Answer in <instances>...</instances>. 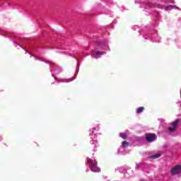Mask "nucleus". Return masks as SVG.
I'll return each instance as SVG.
<instances>
[{
    "label": "nucleus",
    "instance_id": "1a4fd4ad",
    "mask_svg": "<svg viewBox=\"0 0 181 181\" xmlns=\"http://www.w3.org/2000/svg\"><path fill=\"white\" fill-rule=\"evenodd\" d=\"M175 8V6H168L166 8H165V11H170V9Z\"/></svg>",
    "mask_w": 181,
    "mask_h": 181
},
{
    "label": "nucleus",
    "instance_id": "9b49d317",
    "mask_svg": "<svg viewBox=\"0 0 181 181\" xmlns=\"http://www.w3.org/2000/svg\"><path fill=\"white\" fill-rule=\"evenodd\" d=\"M94 131H95V129L94 128L90 129V136H93V134H94Z\"/></svg>",
    "mask_w": 181,
    "mask_h": 181
},
{
    "label": "nucleus",
    "instance_id": "423d86ee",
    "mask_svg": "<svg viewBox=\"0 0 181 181\" xmlns=\"http://www.w3.org/2000/svg\"><path fill=\"white\" fill-rule=\"evenodd\" d=\"M122 146L123 148H128V146H129V143L127 141H124L122 143Z\"/></svg>",
    "mask_w": 181,
    "mask_h": 181
},
{
    "label": "nucleus",
    "instance_id": "f03ea898",
    "mask_svg": "<svg viewBox=\"0 0 181 181\" xmlns=\"http://www.w3.org/2000/svg\"><path fill=\"white\" fill-rule=\"evenodd\" d=\"M103 54H105V52H99L98 49L92 50L91 56L94 59H98L100 56H103Z\"/></svg>",
    "mask_w": 181,
    "mask_h": 181
},
{
    "label": "nucleus",
    "instance_id": "f8f14e48",
    "mask_svg": "<svg viewBox=\"0 0 181 181\" xmlns=\"http://www.w3.org/2000/svg\"><path fill=\"white\" fill-rule=\"evenodd\" d=\"M95 146H98V144H97V141H95Z\"/></svg>",
    "mask_w": 181,
    "mask_h": 181
},
{
    "label": "nucleus",
    "instance_id": "4468645a",
    "mask_svg": "<svg viewBox=\"0 0 181 181\" xmlns=\"http://www.w3.org/2000/svg\"><path fill=\"white\" fill-rule=\"evenodd\" d=\"M93 138H95V135L94 136V137Z\"/></svg>",
    "mask_w": 181,
    "mask_h": 181
},
{
    "label": "nucleus",
    "instance_id": "20e7f679",
    "mask_svg": "<svg viewBox=\"0 0 181 181\" xmlns=\"http://www.w3.org/2000/svg\"><path fill=\"white\" fill-rule=\"evenodd\" d=\"M177 124H179V119H176L172 123L171 127H169L170 132H175L177 129Z\"/></svg>",
    "mask_w": 181,
    "mask_h": 181
},
{
    "label": "nucleus",
    "instance_id": "ddd939ff",
    "mask_svg": "<svg viewBox=\"0 0 181 181\" xmlns=\"http://www.w3.org/2000/svg\"><path fill=\"white\" fill-rule=\"evenodd\" d=\"M69 81H73V78H71V79H69Z\"/></svg>",
    "mask_w": 181,
    "mask_h": 181
},
{
    "label": "nucleus",
    "instance_id": "6e6552de",
    "mask_svg": "<svg viewBox=\"0 0 181 181\" xmlns=\"http://www.w3.org/2000/svg\"><path fill=\"white\" fill-rule=\"evenodd\" d=\"M120 137L122 138L123 139H127V134L124 133H120Z\"/></svg>",
    "mask_w": 181,
    "mask_h": 181
},
{
    "label": "nucleus",
    "instance_id": "9d476101",
    "mask_svg": "<svg viewBox=\"0 0 181 181\" xmlns=\"http://www.w3.org/2000/svg\"><path fill=\"white\" fill-rule=\"evenodd\" d=\"M160 154H156L153 156L151 158L152 159H158V158H160Z\"/></svg>",
    "mask_w": 181,
    "mask_h": 181
},
{
    "label": "nucleus",
    "instance_id": "0eeeda50",
    "mask_svg": "<svg viewBox=\"0 0 181 181\" xmlns=\"http://www.w3.org/2000/svg\"><path fill=\"white\" fill-rule=\"evenodd\" d=\"M144 110V107H140L136 110V114H141V112H143Z\"/></svg>",
    "mask_w": 181,
    "mask_h": 181
},
{
    "label": "nucleus",
    "instance_id": "39448f33",
    "mask_svg": "<svg viewBox=\"0 0 181 181\" xmlns=\"http://www.w3.org/2000/svg\"><path fill=\"white\" fill-rule=\"evenodd\" d=\"M146 139L147 142H153V141H156V136L155 134H146Z\"/></svg>",
    "mask_w": 181,
    "mask_h": 181
},
{
    "label": "nucleus",
    "instance_id": "f257e3e1",
    "mask_svg": "<svg viewBox=\"0 0 181 181\" xmlns=\"http://www.w3.org/2000/svg\"><path fill=\"white\" fill-rule=\"evenodd\" d=\"M87 162L89 164L90 169L92 172H100V168L97 167V161H95V160L88 158Z\"/></svg>",
    "mask_w": 181,
    "mask_h": 181
},
{
    "label": "nucleus",
    "instance_id": "7ed1b4c3",
    "mask_svg": "<svg viewBox=\"0 0 181 181\" xmlns=\"http://www.w3.org/2000/svg\"><path fill=\"white\" fill-rule=\"evenodd\" d=\"M171 175H179V173H181V165H175L170 170Z\"/></svg>",
    "mask_w": 181,
    "mask_h": 181
}]
</instances>
